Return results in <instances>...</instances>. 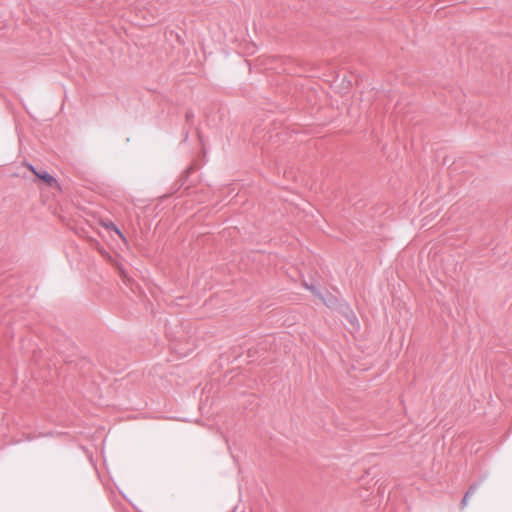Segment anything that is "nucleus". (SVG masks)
<instances>
[{"label":"nucleus","mask_w":512,"mask_h":512,"mask_svg":"<svg viewBox=\"0 0 512 512\" xmlns=\"http://www.w3.org/2000/svg\"><path fill=\"white\" fill-rule=\"evenodd\" d=\"M26 167L48 186L56 187L58 185L57 180L47 172H37L35 168L30 164H26Z\"/></svg>","instance_id":"nucleus-1"},{"label":"nucleus","mask_w":512,"mask_h":512,"mask_svg":"<svg viewBox=\"0 0 512 512\" xmlns=\"http://www.w3.org/2000/svg\"><path fill=\"white\" fill-rule=\"evenodd\" d=\"M106 229L113 230L124 243H127V240L125 236L122 234V232L112 223V222H106L102 224Z\"/></svg>","instance_id":"nucleus-2"},{"label":"nucleus","mask_w":512,"mask_h":512,"mask_svg":"<svg viewBox=\"0 0 512 512\" xmlns=\"http://www.w3.org/2000/svg\"><path fill=\"white\" fill-rule=\"evenodd\" d=\"M468 496H469V494L467 493V494L465 495V497L463 498V503H464V504L466 503Z\"/></svg>","instance_id":"nucleus-3"}]
</instances>
